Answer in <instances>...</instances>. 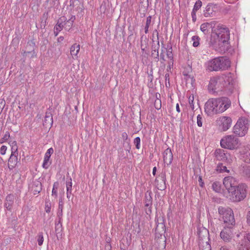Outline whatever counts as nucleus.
<instances>
[{"instance_id":"1","label":"nucleus","mask_w":250,"mask_h":250,"mask_svg":"<svg viewBox=\"0 0 250 250\" xmlns=\"http://www.w3.org/2000/svg\"><path fill=\"white\" fill-rule=\"evenodd\" d=\"M209 27L212 28L209 44L215 50L220 52H225L228 48L229 39V30L225 26L218 24L215 22H205L200 26V29L204 34H207Z\"/></svg>"},{"instance_id":"2","label":"nucleus","mask_w":250,"mask_h":250,"mask_svg":"<svg viewBox=\"0 0 250 250\" xmlns=\"http://www.w3.org/2000/svg\"><path fill=\"white\" fill-rule=\"evenodd\" d=\"M230 66V62L226 57H218L206 63V70L208 72L223 71Z\"/></svg>"},{"instance_id":"3","label":"nucleus","mask_w":250,"mask_h":250,"mask_svg":"<svg viewBox=\"0 0 250 250\" xmlns=\"http://www.w3.org/2000/svg\"><path fill=\"white\" fill-rule=\"evenodd\" d=\"M231 189L229 193L231 201L238 202L246 198L247 193V186L245 184H239Z\"/></svg>"},{"instance_id":"4","label":"nucleus","mask_w":250,"mask_h":250,"mask_svg":"<svg viewBox=\"0 0 250 250\" xmlns=\"http://www.w3.org/2000/svg\"><path fill=\"white\" fill-rule=\"evenodd\" d=\"M218 213L225 226H234L235 221L232 210L229 207H219Z\"/></svg>"},{"instance_id":"5","label":"nucleus","mask_w":250,"mask_h":250,"mask_svg":"<svg viewBox=\"0 0 250 250\" xmlns=\"http://www.w3.org/2000/svg\"><path fill=\"white\" fill-rule=\"evenodd\" d=\"M249 127V120L245 117H242L238 119L233 126V132L240 137H243L247 133Z\"/></svg>"},{"instance_id":"6","label":"nucleus","mask_w":250,"mask_h":250,"mask_svg":"<svg viewBox=\"0 0 250 250\" xmlns=\"http://www.w3.org/2000/svg\"><path fill=\"white\" fill-rule=\"evenodd\" d=\"M222 147L230 150L237 149L240 145L239 139L233 135H227L220 141Z\"/></svg>"},{"instance_id":"7","label":"nucleus","mask_w":250,"mask_h":250,"mask_svg":"<svg viewBox=\"0 0 250 250\" xmlns=\"http://www.w3.org/2000/svg\"><path fill=\"white\" fill-rule=\"evenodd\" d=\"M205 111L208 116L219 113L217 98H210L207 101L205 105Z\"/></svg>"},{"instance_id":"8","label":"nucleus","mask_w":250,"mask_h":250,"mask_svg":"<svg viewBox=\"0 0 250 250\" xmlns=\"http://www.w3.org/2000/svg\"><path fill=\"white\" fill-rule=\"evenodd\" d=\"M219 78H222L223 82L221 83L223 90L231 91L233 88V79L231 73L222 74L219 76Z\"/></svg>"},{"instance_id":"9","label":"nucleus","mask_w":250,"mask_h":250,"mask_svg":"<svg viewBox=\"0 0 250 250\" xmlns=\"http://www.w3.org/2000/svg\"><path fill=\"white\" fill-rule=\"evenodd\" d=\"M234 227L225 226L224 229L220 232V236L225 243H231L234 236Z\"/></svg>"},{"instance_id":"10","label":"nucleus","mask_w":250,"mask_h":250,"mask_svg":"<svg viewBox=\"0 0 250 250\" xmlns=\"http://www.w3.org/2000/svg\"><path fill=\"white\" fill-rule=\"evenodd\" d=\"M223 79L219 78V77H214L211 78L208 85V89L212 92L224 91L221 83H222Z\"/></svg>"},{"instance_id":"11","label":"nucleus","mask_w":250,"mask_h":250,"mask_svg":"<svg viewBox=\"0 0 250 250\" xmlns=\"http://www.w3.org/2000/svg\"><path fill=\"white\" fill-rule=\"evenodd\" d=\"M217 101L218 104V111L219 113L225 111L231 106V101L227 97L218 98H217Z\"/></svg>"},{"instance_id":"12","label":"nucleus","mask_w":250,"mask_h":250,"mask_svg":"<svg viewBox=\"0 0 250 250\" xmlns=\"http://www.w3.org/2000/svg\"><path fill=\"white\" fill-rule=\"evenodd\" d=\"M156 33L157 36V40L156 41V42L152 39V44L151 46V56L153 57L154 58L156 59L157 61L159 60V49L160 48V42L159 41V33L157 30H155L153 31V35Z\"/></svg>"},{"instance_id":"13","label":"nucleus","mask_w":250,"mask_h":250,"mask_svg":"<svg viewBox=\"0 0 250 250\" xmlns=\"http://www.w3.org/2000/svg\"><path fill=\"white\" fill-rule=\"evenodd\" d=\"M223 185L228 192L237 185V182L235 179L231 176H228L224 178Z\"/></svg>"},{"instance_id":"14","label":"nucleus","mask_w":250,"mask_h":250,"mask_svg":"<svg viewBox=\"0 0 250 250\" xmlns=\"http://www.w3.org/2000/svg\"><path fill=\"white\" fill-rule=\"evenodd\" d=\"M218 10V5L215 3H208L204 11V15L205 17H211L215 15L216 11Z\"/></svg>"},{"instance_id":"15","label":"nucleus","mask_w":250,"mask_h":250,"mask_svg":"<svg viewBox=\"0 0 250 250\" xmlns=\"http://www.w3.org/2000/svg\"><path fill=\"white\" fill-rule=\"evenodd\" d=\"M152 204V198L151 197V192L147 191L145 194V211L147 214H150L151 211V206Z\"/></svg>"},{"instance_id":"16","label":"nucleus","mask_w":250,"mask_h":250,"mask_svg":"<svg viewBox=\"0 0 250 250\" xmlns=\"http://www.w3.org/2000/svg\"><path fill=\"white\" fill-rule=\"evenodd\" d=\"M166 180L165 174H161L155 179V184L159 190H163L166 189Z\"/></svg>"},{"instance_id":"17","label":"nucleus","mask_w":250,"mask_h":250,"mask_svg":"<svg viewBox=\"0 0 250 250\" xmlns=\"http://www.w3.org/2000/svg\"><path fill=\"white\" fill-rule=\"evenodd\" d=\"M163 155L165 164L167 166H169L172 163L173 158L171 149L169 147L166 149L163 152Z\"/></svg>"},{"instance_id":"18","label":"nucleus","mask_w":250,"mask_h":250,"mask_svg":"<svg viewBox=\"0 0 250 250\" xmlns=\"http://www.w3.org/2000/svg\"><path fill=\"white\" fill-rule=\"evenodd\" d=\"M220 126L223 131L227 130L231 125L232 120L229 117L223 116L220 118Z\"/></svg>"},{"instance_id":"19","label":"nucleus","mask_w":250,"mask_h":250,"mask_svg":"<svg viewBox=\"0 0 250 250\" xmlns=\"http://www.w3.org/2000/svg\"><path fill=\"white\" fill-rule=\"evenodd\" d=\"M228 153L222 149H217L214 152L215 158L218 161H226L228 159Z\"/></svg>"},{"instance_id":"20","label":"nucleus","mask_w":250,"mask_h":250,"mask_svg":"<svg viewBox=\"0 0 250 250\" xmlns=\"http://www.w3.org/2000/svg\"><path fill=\"white\" fill-rule=\"evenodd\" d=\"M14 200L15 196L12 194H8L6 197L4 207L6 208L8 210H11L14 203Z\"/></svg>"},{"instance_id":"21","label":"nucleus","mask_w":250,"mask_h":250,"mask_svg":"<svg viewBox=\"0 0 250 250\" xmlns=\"http://www.w3.org/2000/svg\"><path fill=\"white\" fill-rule=\"evenodd\" d=\"M53 149L52 147H51L49 148L47 150V152L45 153L44 157L43 162L42 165V167L44 168L47 169L49 167V165L50 164V163H49V159L50 158L51 155L53 153Z\"/></svg>"},{"instance_id":"22","label":"nucleus","mask_w":250,"mask_h":250,"mask_svg":"<svg viewBox=\"0 0 250 250\" xmlns=\"http://www.w3.org/2000/svg\"><path fill=\"white\" fill-rule=\"evenodd\" d=\"M18 163V155L11 154L8 160V166L10 169L15 168Z\"/></svg>"},{"instance_id":"23","label":"nucleus","mask_w":250,"mask_h":250,"mask_svg":"<svg viewBox=\"0 0 250 250\" xmlns=\"http://www.w3.org/2000/svg\"><path fill=\"white\" fill-rule=\"evenodd\" d=\"M66 18L64 16L61 17L58 21V22L54 27L55 30L60 32L63 28L64 24L63 22H65Z\"/></svg>"},{"instance_id":"24","label":"nucleus","mask_w":250,"mask_h":250,"mask_svg":"<svg viewBox=\"0 0 250 250\" xmlns=\"http://www.w3.org/2000/svg\"><path fill=\"white\" fill-rule=\"evenodd\" d=\"M42 183L40 181H34L32 186V189L34 194H36L40 193L42 189Z\"/></svg>"},{"instance_id":"25","label":"nucleus","mask_w":250,"mask_h":250,"mask_svg":"<svg viewBox=\"0 0 250 250\" xmlns=\"http://www.w3.org/2000/svg\"><path fill=\"white\" fill-rule=\"evenodd\" d=\"M80 45L77 43H74L71 46L70 49L71 55L73 58L75 57L76 58H78V54L80 51Z\"/></svg>"},{"instance_id":"26","label":"nucleus","mask_w":250,"mask_h":250,"mask_svg":"<svg viewBox=\"0 0 250 250\" xmlns=\"http://www.w3.org/2000/svg\"><path fill=\"white\" fill-rule=\"evenodd\" d=\"M199 250H211V246L208 241L203 242L201 239L199 241Z\"/></svg>"},{"instance_id":"27","label":"nucleus","mask_w":250,"mask_h":250,"mask_svg":"<svg viewBox=\"0 0 250 250\" xmlns=\"http://www.w3.org/2000/svg\"><path fill=\"white\" fill-rule=\"evenodd\" d=\"M242 155L243 161L247 163H250V149H245Z\"/></svg>"},{"instance_id":"28","label":"nucleus","mask_w":250,"mask_h":250,"mask_svg":"<svg viewBox=\"0 0 250 250\" xmlns=\"http://www.w3.org/2000/svg\"><path fill=\"white\" fill-rule=\"evenodd\" d=\"M155 221L156 224V227L155 228L156 230L159 231V228H161L163 229V231L164 230V228L165 227L164 223L163 222V220L162 218H155Z\"/></svg>"},{"instance_id":"29","label":"nucleus","mask_w":250,"mask_h":250,"mask_svg":"<svg viewBox=\"0 0 250 250\" xmlns=\"http://www.w3.org/2000/svg\"><path fill=\"white\" fill-rule=\"evenodd\" d=\"M212 188L216 192H221L222 190L221 183L218 181L213 182L212 184Z\"/></svg>"},{"instance_id":"30","label":"nucleus","mask_w":250,"mask_h":250,"mask_svg":"<svg viewBox=\"0 0 250 250\" xmlns=\"http://www.w3.org/2000/svg\"><path fill=\"white\" fill-rule=\"evenodd\" d=\"M43 124L45 125H51L53 124V118L51 114H46L44 120L43 121Z\"/></svg>"},{"instance_id":"31","label":"nucleus","mask_w":250,"mask_h":250,"mask_svg":"<svg viewBox=\"0 0 250 250\" xmlns=\"http://www.w3.org/2000/svg\"><path fill=\"white\" fill-rule=\"evenodd\" d=\"M216 170L220 173H223L224 172H227L228 173L229 172V170L227 169L226 166H224L222 163L218 164L216 167Z\"/></svg>"},{"instance_id":"32","label":"nucleus","mask_w":250,"mask_h":250,"mask_svg":"<svg viewBox=\"0 0 250 250\" xmlns=\"http://www.w3.org/2000/svg\"><path fill=\"white\" fill-rule=\"evenodd\" d=\"M192 41L193 42V46L194 47H198L200 44V38L198 36H193L191 38Z\"/></svg>"},{"instance_id":"33","label":"nucleus","mask_w":250,"mask_h":250,"mask_svg":"<svg viewBox=\"0 0 250 250\" xmlns=\"http://www.w3.org/2000/svg\"><path fill=\"white\" fill-rule=\"evenodd\" d=\"M62 221L58 220V222H56L55 223V231L57 233H60L62 231Z\"/></svg>"},{"instance_id":"34","label":"nucleus","mask_w":250,"mask_h":250,"mask_svg":"<svg viewBox=\"0 0 250 250\" xmlns=\"http://www.w3.org/2000/svg\"><path fill=\"white\" fill-rule=\"evenodd\" d=\"M151 21V16H149L146 18V25L145 27V33L146 34H147L148 32V28H149V25L150 24Z\"/></svg>"},{"instance_id":"35","label":"nucleus","mask_w":250,"mask_h":250,"mask_svg":"<svg viewBox=\"0 0 250 250\" xmlns=\"http://www.w3.org/2000/svg\"><path fill=\"white\" fill-rule=\"evenodd\" d=\"M59 186V183L56 182H55L53 184V187L52 191V195L53 196H54L55 198H57L58 194H57V188Z\"/></svg>"},{"instance_id":"36","label":"nucleus","mask_w":250,"mask_h":250,"mask_svg":"<svg viewBox=\"0 0 250 250\" xmlns=\"http://www.w3.org/2000/svg\"><path fill=\"white\" fill-rule=\"evenodd\" d=\"M67 180L66 182V190L69 192L72 191V179L70 177H69L68 178H67Z\"/></svg>"},{"instance_id":"37","label":"nucleus","mask_w":250,"mask_h":250,"mask_svg":"<svg viewBox=\"0 0 250 250\" xmlns=\"http://www.w3.org/2000/svg\"><path fill=\"white\" fill-rule=\"evenodd\" d=\"M202 233H203L204 235H205L206 237H207L208 239V236H209V232L208 229L203 228L202 229V230H199L198 231V235L199 237L202 239Z\"/></svg>"},{"instance_id":"38","label":"nucleus","mask_w":250,"mask_h":250,"mask_svg":"<svg viewBox=\"0 0 250 250\" xmlns=\"http://www.w3.org/2000/svg\"><path fill=\"white\" fill-rule=\"evenodd\" d=\"M202 2L200 0H198L195 3L192 11L196 12L202 6Z\"/></svg>"},{"instance_id":"39","label":"nucleus","mask_w":250,"mask_h":250,"mask_svg":"<svg viewBox=\"0 0 250 250\" xmlns=\"http://www.w3.org/2000/svg\"><path fill=\"white\" fill-rule=\"evenodd\" d=\"M172 47L170 46V47L168 49L167 52V57L170 60L173 61V53H172Z\"/></svg>"},{"instance_id":"40","label":"nucleus","mask_w":250,"mask_h":250,"mask_svg":"<svg viewBox=\"0 0 250 250\" xmlns=\"http://www.w3.org/2000/svg\"><path fill=\"white\" fill-rule=\"evenodd\" d=\"M38 243L39 246H42L43 242V236L42 232H39L38 235Z\"/></svg>"},{"instance_id":"41","label":"nucleus","mask_w":250,"mask_h":250,"mask_svg":"<svg viewBox=\"0 0 250 250\" xmlns=\"http://www.w3.org/2000/svg\"><path fill=\"white\" fill-rule=\"evenodd\" d=\"M154 105L156 109H160L161 108V100L157 98L154 102Z\"/></svg>"},{"instance_id":"42","label":"nucleus","mask_w":250,"mask_h":250,"mask_svg":"<svg viewBox=\"0 0 250 250\" xmlns=\"http://www.w3.org/2000/svg\"><path fill=\"white\" fill-rule=\"evenodd\" d=\"M10 138V133L8 131H6L3 137L0 140V143L2 144L4 142L7 141Z\"/></svg>"},{"instance_id":"43","label":"nucleus","mask_w":250,"mask_h":250,"mask_svg":"<svg viewBox=\"0 0 250 250\" xmlns=\"http://www.w3.org/2000/svg\"><path fill=\"white\" fill-rule=\"evenodd\" d=\"M140 142L141 139L139 137H136L134 140V144L135 145L136 148L138 149L140 148Z\"/></svg>"},{"instance_id":"44","label":"nucleus","mask_w":250,"mask_h":250,"mask_svg":"<svg viewBox=\"0 0 250 250\" xmlns=\"http://www.w3.org/2000/svg\"><path fill=\"white\" fill-rule=\"evenodd\" d=\"M203 121V119L202 116L200 114L198 115L197 117V123L198 126H202Z\"/></svg>"},{"instance_id":"45","label":"nucleus","mask_w":250,"mask_h":250,"mask_svg":"<svg viewBox=\"0 0 250 250\" xmlns=\"http://www.w3.org/2000/svg\"><path fill=\"white\" fill-rule=\"evenodd\" d=\"M243 173L248 177L250 178V167L247 166L244 167Z\"/></svg>"},{"instance_id":"46","label":"nucleus","mask_w":250,"mask_h":250,"mask_svg":"<svg viewBox=\"0 0 250 250\" xmlns=\"http://www.w3.org/2000/svg\"><path fill=\"white\" fill-rule=\"evenodd\" d=\"M245 244L244 245H250V234H247L245 237Z\"/></svg>"},{"instance_id":"47","label":"nucleus","mask_w":250,"mask_h":250,"mask_svg":"<svg viewBox=\"0 0 250 250\" xmlns=\"http://www.w3.org/2000/svg\"><path fill=\"white\" fill-rule=\"evenodd\" d=\"M245 244L244 245H250V234H247L245 237Z\"/></svg>"},{"instance_id":"48","label":"nucleus","mask_w":250,"mask_h":250,"mask_svg":"<svg viewBox=\"0 0 250 250\" xmlns=\"http://www.w3.org/2000/svg\"><path fill=\"white\" fill-rule=\"evenodd\" d=\"M73 24V23L71 22H68V21H66L64 23V25H65L64 28L66 30H69L72 27Z\"/></svg>"},{"instance_id":"49","label":"nucleus","mask_w":250,"mask_h":250,"mask_svg":"<svg viewBox=\"0 0 250 250\" xmlns=\"http://www.w3.org/2000/svg\"><path fill=\"white\" fill-rule=\"evenodd\" d=\"M11 154L18 155V146L11 147Z\"/></svg>"},{"instance_id":"50","label":"nucleus","mask_w":250,"mask_h":250,"mask_svg":"<svg viewBox=\"0 0 250 250\" xmlns=\"http://www.w3.org/2000/svg\"><path fill=\"white\" fill-rule=\"evenodd\" d=\"M165 79H166V86L167 87V84L168 85V86L170 85V83H169V75L168 73H167L165 75Z\"/></svg>"},{"instance_id":"51","label":"nucleus","mask_w":250,"mask_h":250,"mask_svg":"<svg viewBox=\"0 0 250 250\" xmlns=\"http://www.w3.org/2000/svg\"><path fill=\"white\" fill-rule=\"evenodd\" d=\"M242 247L239 249V250H250V245H241Z\"/></svg>"},{"instance_id":"52","label":"nucleus","mask_w":250,"mask_h":250,"mask_svg":"<svg viewBox=\"0 0 250 250\" xmlns=\"http://www.w3.org/2000/svg\"><path fill=\"white\" fill-rule=\"evenodd\" d=\"M7 150V147L5 146H2L0 147V153L1 155H4Z\"/></svg>"},{"instance_id":"53","label":"nucleus","mask_w":250,"mask_h":250,"mask_svg":"<svg viewBox=\"0 0 250 250\" xmlns=\"http://www.w3.org/2000/svg\"><path fill=\"white\" fill-rule=\"evenodd\" d=\"M57 216L58 217V220L60 221H62V209H59L57 213Z\"/></svg>"},{"instance_id":"54","label":"nucleus","mask_w":250,"mask_h":250,"mask_svg":"<svg viewBox=\"0 0 250 250\" xmlns=\"http://www.w3.org/2000/svg\"><path fill=\"white\" fill-rule=\"evenodd\" d=\"M105 250H111V245L109 242L106 241V243L104 247Z\"/></svg>"},{"instance_id":"55","label":"nucleus","mask_w":250,"mask_h":250,"mask_svg":"<svg viewBox=\"0 0 250 250\" xmlns=\"http://www.w3.org/2000/svg\"><path fill=\"white\" fill-rule=\"evenodd\" d=\"M122 138L124 140V142H126L127 143V141L128 140V135L126 132H123L122 135ZM128 142H129V141Z\"/></svg>"},{"instance_id":"56","label":"nucleus","mask_w":250,"mask_h":250,"mask_svg":"<svg viewBox=\"0 0 250 250\" xmlns=\"http://www.w3.org/2000/svg\"><path fill=\"white\" fill-rule=\"evenodd\" d=\"M63 203L62 202V198H60L59 200L58 209H63Z\"/></svg>"},{"instance_id":"57","label":"nucleus","mask_w":250,"mask_h":250,"mask_svg":"<svg viewBox=\"0 0 250 250\" xmlns=\"http://www.w3.org/2000/svg\"><path fill=\"white\" fill-rule=\"evenodd\" d=\"M45 211L46 212L49 213V212H50V211H51V205H50V203H49V204H46L45 205Z\"/></svg>"},{"instance_id":"58","label":"nucleus","mask_w":250,"mask_h":250,"mask_svg":"<svg viewBox=\"0 0 250 250\" xmlns=\"http://www.w3.org/2000/svg\"><path fill=\"white\" fill-rule=\"evenodd\" d=\"M191 17L193 22H195L196 21V12L192 11Z\"/></svg>"},{"instance_id":"59","label":"nucleus","mask_w":250,"mask_h":250,"mask_svg":"<svg viewBox=\"0 0 250 250\" xmlns=\"http://www.w3.org/2000/svg\"><path fill=\"white\" fill-rule=\"evenodd\" d=\"M192 99L191 100V97H189V103L190 104V106L191 107L192 109H194V105H193V96H192Z\"/></svg>"},{"instance_id":"60","label":"nucleus","mask_w":250,"mask_h":250,"mask_svg":"<svg viewBox=\"0 0 250 250\" xmlns=\"http://www.w3.org/2000/svg\"><path fill=\"white\" fill-rule=\"evenodd\" d=\"M198 182H199V185H200L201 187H203V185H204V182H203V180H202V177H201V176H199V177Z\"/></svg>"},{"instance_id":"61","label":"nucleus","mask_w":250,"mask_h":250,"mask_svg":"<svg viewBox=\"0 0 250 250\" xmlns=\"http://www.w3.org/2000/svg\"><path fill=\"white\" fill-rule=\"evenodd\" d=\"M220 250H231L228 246L224 245L220 248Z\"/></svg>"},{"instance_id":"62","label":"nucleus","mask_w":250,"mask_h":250,"mask_svg":"<svg viewBox=\"0 0 250 250\" xmlns=\"http://www.w3.org/2000/svg\"><path fill=\"white\" fill-rule=\"evenodd\" d=\"M75 20V17L74 16H72L71 18L70 19H69L67 21H68V22H71V23H73Z\"/></svg>"},{"instance_id":"63","label":"nucleus","mask_w":250,"mask_h":250,"mask_svg":"<svg viewBox=\"0 0 250 250\" xmlns=\"http://www.w3.org/2000/svg\"><path fill=\"white\" fill-rule=\"evenodd\" d=\"M247 223L250 226V211L248 212L247 214Z\"/></svg>"},{"instance_id":"64","label":"nucleus","mask_w":250,"mask_h":250,"mask_svg":"<svg viewBox=\"0 0 250 250\" xmlns=\"http://www.w3.org/2000/svg\"><path fill=\"white\" fill-rule=\"evenodd\" d=\"M64 40V37L63 36H60L58 38V42H61Z\"/></svg>"}]
</instances>
